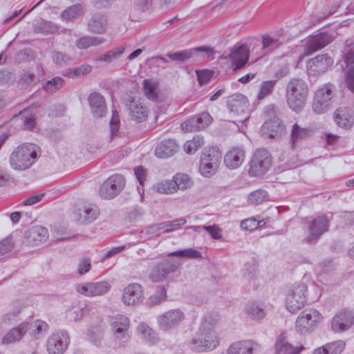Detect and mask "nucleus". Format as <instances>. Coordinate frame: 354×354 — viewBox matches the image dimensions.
Returning a JSON list of instances; mask_svg holds the SVG:
<instances>
[{"mask_svg": "<svg viewBox=\"0 0 354 354\" xmlns=\"http://www.w3.org/2000/svg\"><path fill=\"white\" fill-rule=\"evenodd\" d=\"M133 245H134V243H127L124 245H122L111 248L110 250H109L106 253L104 257L102 259V262H104L106 259L118 254V253H120V252H122L126 249L130 248Z\"/></svg>", "mask_w": 354, "mask_h": 354, "instance_id": "obj_59", "label": "nucleus"}, {"mask_svg": "<svg viewBox=\"0 0 354 354\" xmlns=\"http://www.w3.org/2000/svg\"><path fill=\"white\" fill-rule=\"evenodd\" d=\"M304 348L294 347L288 342L283 334H281L275 343V352L277 354H299Z\"/></svg>", "mask_w": 354, "mask_h": 354, "instance_id": "obj_30", "label": "nucleus"}, {"mask_svg": "<svg viewBox=\"0 0 354 354\" xmlns=\"http://www.w3.org/2000/svg\"><path fill=\"white\" fill-rule=\"evenodd\" d=\"M88 28L90 32L102 34L106 28V17L101 13L94 14L88 23Z\"/></svg>", "mask_w": 354, "mask_h": 354, "instance_id": "obj_28", "label": "nucleus"}, {"mask_svg": "<svg viewBox=\"0 0 354 354\" xmlns=\"http://www.w3.org/2000/svg\"><path fill=\"white\" fill-rule=\"evenodd\" d=\"M343 53L344 62L346 66L354 64V48H345Z\"/></svg>", "mask_w": 354, "mask_h": 354, "instance_id": "obj_64", "label": "nucleus"}, {"mask_svg": "<svg viewBox=\"0 0 354 354\" xmlns=\"http://www.w3.org/2000/svg\"><path fill=\"white\" fill-rule=\"evenodd\" d=\"M309 136V131L306 128L300 127L297 124L292 126L291 131V141L292 146L294 147L295 145L303 139H305Z\"/></svg>", "mask_w": 354, "mask_h": 354, "instance_id": "obj_43", "label": "nucleus"}, {"mask_svg": "<svg viewBox=\"0 0 354 354\" xmlns=\"http://www.w3.org/2000/svg\"><path fill=\"white\" fill-rule=\"evenodd\" d=\"M354 324V311L342 309L332 319L331 328L335 333H342L348 330Z\"/></svg>", "mask_w": 354, "mask_h": 354, "instance_id": "obj_14", "label": "nucleus"}, {"mask_svg": "<svg viewBox=\"0 0 354 354\" xmlns=\"http://www.w3.org/2000/svg\"><path fill=\"white\" fill-rule=\"evenodd\" d=\"M200 336L194 338L192 342V348L197 351H203L206 349H213L219 344V339L216 335H209L200 332Z\"/></svg>", "mask_w": 354, "mask_h": 354, "instance_id": "obj_17", "label": "nucleus"}, {"mask_svg": "<svg viewBox=\"0 0 354 354\" xmlns=\"http://www.w3.org/2000/svg\"><path fill=\"white\" fill-rule=\"evenodd\" d=\"M222 158V153L218 147H212L205 149L201 154V160H206L214 165L219 166Z\"/></svg>", "mask_w": 354, "mask_h": 354, "instance_id": "obj_34", "label": "nucleus"}, {"mask_svg": "<svg viewBox=\"0 0 354 354\" xmlns=\"http://www.w3.org/2000/svg\"><path fill=\"white\" fill-rule=\"evenodd\" d=\"M88 337L95 346H99L101 344V340L103 337V332L100 328H94L88 332Z\"/></svg>", "mask_w": 354, "mask_h": 354, "instance_id": "obj_58", "label": "nucleus"}, {"mask_svg": "<svg viewBox=\"0 0 354 354\" xmlns=\"http://www.w3.org/2000/svg\"><path fill=\"white\" fill-rule=\"evenodd\" d=\"M104 41L100 37L83 36L75 42V46L80 50L87 49L91 46H97Z\"/></svg>", "mask_w": 354, "mask_h": 354, "instance_id": "obj_35", "label": "nucleus"}, {"mask_svg": "<svg viewBox=\"0 0 354 354\" xmlns=\"http://www.w3.org/2000/svg\"><path fill=\"white\" fill-rule=\"evenodd\" d=\"M196 75L201 86L207 84L212 77V72L209 70L196 71Z\"/></svg>", "mask_w": 354, "mask_h": 354, "instance_id": "obj_60", "label": "nucleus"}, {"mask_svg": "<svg viewBox=\"0 0 354 354\" xmlns=\"http://www.w3.org/2000/svg\"><path fill=\"white\" fill-rule=\"evenodd\" d=\"M247 315L253 319H262L265 317L264 309L255 302L249 303L246 308Z\"/></svg>", "mask_w": 354, "mask_h": 354, "instance_id": "obj_46", "label": "nucleus"}, {"mask_svg": "<svg viewBox=\"0 0 354 354\" xmlns=\"http://www.w3.org/2000/svg\"><path fill=\"white\" fill-rule=\"evenodd\" d=\"M330 42V36L327 33L322 32L313 36L307 41L305 46V53L306 55H311L325 47Z\"/></svg>", "mask_w": 354, "mask_h": 354, "instance_id": "obj_22", "label": "nucleus"}, {"mask_svg": "<svg viewBox=\"0 0 354 354\" xmlns=\"http://www.w3.org/2000/svg\"><path fill=\"white\" fill-rule=\"evenodd\" d=\"M212 121L210 114L204 111L188 118L181 124L180 127L185 131H198L208 127Z\"/></svg>", "mask_w": 354, "mask_h": 354, "instance_id": "obj_15", "label": "nucleus"}, {"mask_svg": "<svg viewBox=\"0 0 354 354\" xmlns=\"http://www.w3.org/2000/svg\"><path fill=\"white\" fill-rule=\"evenodd\" d=\"M75 288V290L80 294L87 297H93L90 282L76 284Z\"/></svg>", "mask_w": 354, "mask_h": 354, "instance_id": "obj_62", "label": "nucleus"}, {"mask_svg": "<svg viewBox=\"0 0 354 354\" xmlns=\"http://www.w3.org/2000/svg\"><path fill=\"white\" fill-rule=\"evenodd\" d=\"M125 179L120 174L108 178L100 186L99 194L102 198L109 200L115 197L124 187Z\"/></svg>", "mask_w": 354, "mask_h": 354, "instance_id": "obj_9", "label": "nucleus"}, {"mask_svg": "<svg viewBox=\"0 0 354 354\" xmlns=\"http://www.w3.org/2000/svg\"><path fill=\"white\" fill-rule=\"evenodd\" d=\"M335 91V86L330 83L324 84L316 91L312 103L314 113L323 114L331 107Z\"/></svg>", "mask_w": 354, "mask_h": 354, "instance_id": "obj_4", "label": "nucleus"}, {"mask_svg": "<svg viewBox=\"0 0 354 354\" xmlns=\"http://www.w3.org/2000/svg\"><path fill=\"white\" fill-rule=\"evenodd\" d=\"M218 168V166L214 165L212 163L206 162V160H201L199 166V171L203 176L209 178L215 174V171Z\"/></svg>", "mask_w": 354, "mask_h": 354, "instance_id": "obj_52", "label": "nucleus"}, {"mask_svg": "<svg viewBox=\"0 0 354 354\" xmlns=\"http://www.w3.org/2000/svg\"><path fill=\"white\" fill-rule=\"evenodd\" d=\"M124 46H119L116 48V50H109L97 57L96 60L98 62L111 63L113 59H118L124 53Z\"/></svg>", "mask_w": 354, "mask_h": 354, "instance_id": "obj_50", "label": "nucleus"}, {"mask_svg": "<svg viewBox=\"0 0 354 354\" xmlns=\"http://www.w3.org/2000/svg\"><path fill=\"white\" fill-rule=\"evenodd\" d=\"M308 86L300 78H292L286 88V100L290 109L299 113L306 105L308 96Z\"/></svg>", "mask_w": 354, "mask_h": 354, "instance_id": "obj_1", "label": "nucleus"}, {"mask_svg": "<svg viewBox=\"0 0 354 354\" xmlns=\"http://www.w3.org/2000/svg\"><path fill=\"white\" fill-rule=\"evenodd\" d=\"M214 239L219 240L222 238L221 230L217 225L203 227Z\"/></svg>", "mask_w": 354, "mask_h": 354, "instance_id": "obj_63", "label": "nucleus"}, {"mask_svg": "<svg viewBox=\"0 0 354 354\" xmlns=\"http://www.w3.org/2000/svg\"><path fill=\"white\" fill-rule=\"evenodd\" d=\"M245 150L242 147H234L229 150L224 157V164L230 169L239 167L245 159Z\"/></svg>", "mask_w": 354, "mask_h": 354, "instance_id": "obj_18", "label": "nucleus"}, {"mask_svg": "<svg viewBox=\"0 0 354 354\" xmlns=\"http://www.w3.org/2000/svg\"><path fill=\"white\" fill-rule=\"evenodd\" d=\"M39 147L32 143H24L17 147L10 156V167L17 171L30 168L38 158Z\"/></svg>", "mask_w": 354, "mask_h": 354, "instance_id": "obj_2", "label": "nucleus"}, {"mask_svg": "<svg viewBox=\"0 0 354 354\" xmlns=\"http://www.w3.org/2000/svg\"><path fill=\"white\" fill-rule=\"evenodd\" d=\"M48 236V230L45 227L38 225L32 227L28 232L27 238L28 239V242L37 245L45 241Z\"/></svg>", "mask_w": 354, "mask_h": 354, "instance_id": "obj_32", "label": "nucleus"}, {"mask_svg": "<svg viewBox=\"0 0 354 354\" xmlns=\"http://www.w3.org/2000/svg\"><path fill=\"white\" fill-rule=\"evenodd\" d=\"M272 158L266 149H258L249 162L248 174L250 177H259L265 174L270 168Z\"/></svg>", "mask_w": 354, "mask_h": 354, "instance_id": "obj_6", "label": "nucleus"}, {"mask_svg": "<svg viewBox=\"0 0 354 354\" xmlns=\"http://www.w3.org/2000/svg\"><path fill=\"white\" fill-rule=\"evenodd\" d=\"M174 178L175 182L177 183L176 184H178L176 187L177 190H185L191 187L193 183L189 176L185 174H176L175 176H174Z\"/></svg>", "mask_w": 354, "mask_h": 354, "instance_id": "obj_51", "label": "nucleus"}, {"mask_svg": "<svg viewBox=\"0 0 354 354\" xmlns=\"http://www.w3.org/2000/svg\"><path fill=\"white\" fill-rule=\"evenodd\" d=\"M136 333L142 341L150 345H154L159 342L156 331L145 322H141L137 326Z\"/></svg>", "mask_w": 354, "mask_h": 354, "instance_id": "obj_23", "label": "nucleus"}, {"mask_svg": "<svg viewBox=\"0 0 354 354\" xmlns=\"http://www.w3.org/2000/svg\"><path fill=\"white\" fill-rule=\"evenodd\" d=\"M91 71V66L88 64L81 65L78 67L73 68L71 71L72 77H80L89 73Z\"/></svg>", "mask_w": 354, "mask_h": 354, "instance_id": "obj_61", "label": "nucleus"}, {"mask_svg": "<svg viewBox=\"0 0 354 354\" xmlns=\"http://www.w3.org/2000/svg\"><path fill=\"white\" fill-rule=\"evenodd\" d=\"M204 145L203 137L196 136L191 140H187L183 146L184 150L187 153L194 154L198 149Z\"/></svg>", "mask_w": 354, "mask_h": 354, "instance_id": "obj_41", "label": "nucleus"}, {"mask_svg": "<svg viewBox=\"0 0 354 354\" xmlns=\"http://www.w3.org/2000/svg\"><path fill=\"white\" fill-rule=\"evenodd\" d=\"M70 337L65 331H59L51 335L47 340V351L49 354H63L67 349Z\"/></svg>", "mask_w": 354, "mask_h": 354, "instance_id": "obj_12", "label": "nucleus"}, {"mask_svg": "<svg viewBox=\"0 0 354 354\" xmlns=\"http://www.w3.org/2000/svg\"><path fill=\"white\" fill-rule=\"evenodd\" d=\"M59 29V26L55 24V23L47 21L42 20L35 28V31L37 33H41L44 35L54 34Z\"/></svg>", "mask_w": 354, "mask_h": 354, "instance_id": "obj_40", "label": "nucleus"}, {"mask_svg": "<svg viewBox=\"0 0 354 354\" xmlns=\"http://www.w3.org/2000/svg\"><path fill=\"white\" fill-rule=\"evenodd\" d=\"M307 286L302 283L294 285L286 295V307L292 314L297 313L307 301Z\"/></svg>", "mask_w": 354, "mask_h": 354, "instance_id": "obj_5", "label": "nucleus"}, {"mask_svg": "<svg viewBox=\"0 0 354 354\" xmlns=\"http://www.w3.org/2000/svg\"><path fill=\"white\" fill-rule=\"evenodd\" d=\"M181 265L180 261L172 258L162 259L151 267L149 279L154 283L163 281L177 272Z\"/></svg>", "mask_w": 354, "mask_h": 354, "instance_id": "obj_3", "label": "nucleus"}, {"mask_svg": "<svg viewBox=\"0 0 354 354\" xmlns=\"http://www.w3.org/2000/svg\"><path fill=\"white\" fill-rule=\"evenodd\" d=\"M92 290V295H102L106 293L110 289V286L106 281L90 282Z\"/></svg>", "mask_w": 354, "mask_h": 354, "instance_id": "obj_55", "label": "nucleus"}, {"mask_svg": "<svg viewBox=\"0 0 354 354\" xmlns=\"http://www.w3.org/2000/svg\"><path fill=\"white\" fill-rule=\"evenodd\" d=\"M322 315L317 310L306 309L297 317L295 329L301 335L311 333L317 328V324L322 321Z\"/></svg>", "mask_w": 354, "mask_h": 354, "instance_id": "obj_7", "label": "nucleus"}, {"mask_svg": "<svg viewBox=\"0 0 354 354\" xmlns=\"http://www.w3.org/2000/svg\"><path fill=\"white\" fill-rule=\"evenodd\" d=\"M178 150V145L174 139H167L161 141L155 149L157 157L167 158L173 156Z\"/></svg>", "mask_w": 354, "mask_h": 354, "instance_id": "obj_24", "label": "nucleus"}, {"mask_svg": "<svg viewBox=\"0 0 354 354\" xmlns=\"http://www.w3.org/2000/svg\"><path fill=\"white\" fill-rule=\"evenodd\" d=\"M333 118L336 124L344 129H351L354 123V115L352 110L348 107L337 109L334 112Z\"/></svg>", "mask_w": 354, "mask_h": 354, "instance_id": "obj_20", "label": "nucleus"}, {"mask_svg": "<svg viewBox=\"0 0 354 354\" xmlns=\"http://www.w3.org/2000/svg\"><path fill=\"white\" fill-rule=\"evenodd\" d=\"M226 103L229 111L236 115L245 113L248 108V100L241 93H235L230 96Z\"/></svg>", "mask_w": 354, "mask_h": 354, "instance_id": "obj_21", "label": "nucleus"}, {"mask_svg": "<svg viewBox=\"0 0 354 354\" xmlns=\"http://www.w3.org/2000/svg\"><path fill=\"white\" fill-rule=\"evenodd\" d=\"M185 319L183 312L180 309L169 310L157 318L160 330L167 331L174 328Z\"/></svg>", "mask_w": 354, "mask_h": 354, "instance_id": "obj_13", "label": "nucleus"}, {"mask_svg": "<svg viewBox=\"0 0 354 354\" xmlns=\"http://www.w3.org/2000/svg\"><path fill=\"white\" fill-rule=\"evenodd\" d=\"M219 319V315L216 313H209L204 315L200 327V332L209 335H216L213 328Z\"/></svg>", "mask_w": 354, "mask_h": 354, "instance_id": "obj_33", "label": "nucleus"}, {"mask_svg": "<svg viewBox=\"0 0 354 354\" xmlns=\"http://www.w3.org/2000/svg\"><path fill=\"white\" fill-rule=\"evenodd\" d=\"M167 290L162 286H158L155 292L149 296L147 300V305L150 307L161 304L167 300Z\"/></svg>", "mask_w": 354, "mask_h": 354, "instance_id": "obj_38", "label": "nucleus"}, {"mask_svg": "<svg viewBox=\"0 0 354 354\" xmlns=\"http://www.w3.org/2000/svg\"><path fill=\"white\" fill-rule=\"evenodd\" d=\"M176 183L174 178L171 180H162L157 185V191L164 194H173L177 191L178 184Z\"/></svg>", "mask_w": 354, "mask_h": 354, "instance_id": "obj_45", "label": "nucleus"}, {"mask_svg": "<svg viewBox=\"0 0 354 354\" xmlns=\"http://www.w3.org/2000/svg\"><path fill=\"white\" fill-rule=\"evenodd\" d=\"M64 80L61 77H55L42 84L43 89L48 93H53L60 89L64 85Z\"/></svg>", "mask_w": 354, "mask_h": 354, "instance_id": "obj_44", "label": "nucleus"}, {"mask_svg": "<svg viewBox=\"0 0 354 354\" xmlns=\"http://www.w3.org/2000/svg\"><path fill=\"white\" fill-rule=\"evenodd\" d=\"M110 326L114 339L118 342L120 346L124 344L129 340L128 330L130 322L127 317L122 315H117L111 318Z\"/></svg>", "mask_w": 354, "mask_h": 354, "instance_id": "obj_8", "label": "nucleus"}, {"mask_svg": "<svg viewBox=\"0 0 354 354\" xmlns=\"http://www.w3.org/2000/svg\"><path fill=\"white\" fill-rule=\"evenodd\" d=\"M82 13V7L80 4L70 6L61 14V17L64 21H71Z\"/></svg>", "mask_w": 354, "mask_h": 354, "instance_id": "obj_48", "label": "nucleus"}, {"mask_svg": "<svg viewBox=\"0 0 354 354\" xmlns=\"http://www.w3.org/2000/svg\"><path fill=\"white\" fill-rule=\"evenodd\" d=\"M262 132L270 138H273L282 130L281 122L278 118L266 121L262 125Z\"/></svg>", "mask_w": 354, "mask_h": 354, "instance_id": "obj_37", "label": "nucleus"}, {"mask_svg": "<svg viewBox=\"0 0 354 354\" xmlns=\"http://www.w3.org/2000/svg\"><path fill=\"white\" fill-rule=\"evenodd\" d=\"M78 220L81 222H91L96 219L100 214L98 207L93 204L84 205L83 210H80Z\"/></svg>", "mask_w": 354, "mask_h": 354, "instance_id": "obj_36", "label": "nucleus"}, {"mask_svg": "<svg viewBox=\"0 0 354 354\" xmlns=\"http://www.w3.org/2000/svg\"><path fill=\"white\" fill-rule=\"evenodd\" d=\"M143 88L147 99L152 101H157L158 93L156 91V85L149 80L143 81Z\"/></svg>", "mask_w": 354, "mask_h": 354, "instance_id": "obj_54", "label": "nucleus"}, {"mask_svg": "<svg viewBox=\"0 0 354 354\" xmlns=\"http://www.w3.org/2000/svg\"><path fill=\"white\" fill-rule=\"evenodd\" d=\"M168 257H184L187 259H199L202 258L201 253L193 248H187L184 250H177L170 252L167 255Z\"/></svg>", "mask_w": 354, "mask_h": 354, "instance_id": "obj_47", "label": "nucleus"}, {"mask_svg": "<svg viewBox=\"0 0 354 354\" xmlns=\"http://www.w3.org/2000/svg\"><path fill=\"white\" fill-rule=\"evenodd\" d=\"M282 44L279 38L271 37L268 35L262 37V46L268 53L279 48Z\"/></svg>", "mask_w": 354, "mask_h": 354, "instance_id": "obj_49", "label": "nucleus"}, {"mask_svg": "<svg viewBox=\"0 0 354 354\" xmlns=\"http://www.w3.org/2000/svg\"><path fill=\"white\" fill-rule=\"evenodd\" d=\"M22 123L23 127L25 129H32L35 124V118L32 114L24 111L19 116Z\"/></svg>", "mask_w": 354, "mask_h": 354, "instance_id": "obj_57", "label": "nucleus"}, {"mask_svg": "<svg viewBox=\"0 0 354 354\" xmlns=\"http://www.w3.org/2000/svg\"><path fill=\"white\" fill-rule=\"evenodd\" d=\"M257 345L253 341L244 340L232 344L227 349V354H251L254 346Z\"/></svg>", "mask_w": 354, "mask_h": 354, "instance_id": "obj_31", "label": "nucleus"}, {"mask_svg": "<svg viewBox=\"0 0 354 354\" xmlns=\"http://www.w3.org/2000/svg\"><path fill=\"white\" fill-rule=\"evenodd\" d=\"M277 84V80L263 81L259 86V91L257 95V99L261 101L266 97L270 95Z\"/></svg>", "mask_w": 354, "mask_h": 354, "instance_id": "obj_39", "label": "nucleus"}, {"mask_svg": "<svg viewBox=\"0 0 354 354\" xmlns=\"http://www.w3.org/2000/svg\"><path fill=\"white\" fill-rule=\"evenodd\" d=\"M167 57L176 63H183L193 56V50L187 49L175 53L169 52Z\"/></svg>", "mask_w": 354, "mask_h": 354, "instance_id": "obj_42", "label": "nucleus"}, {"mask_svg": "<svg viewBox=\"0 0 354 354\" xmlns=\"http://www.w3.org/2000/svg\"><path fill=\"white\" fill-rule=\"evenodd\" d=\"M346 343L342 340L332 342L315 348L313 354H340L345 348Z\"/></svg>", "mask_w": 354, "mask_h": 354, "instance_id": "obj_29", "label": "nucleus"}, {"mask_svg": "<svg viewBox=\"0 0 354 354\" xmlns=\"http://www.w3.org/2000/svg\"><path fill=\"white\" fill-rule=\"evenodd\" d=\"M142 298V286L137 283L128 285L122 295L123 302L128 306H133L139 304Z\"/></svg>", "mask_w": 354, "mask_h": 354, "instance_id": "obj_19", "label": "nucleus"}, {"mask_svg": "<svg viewBox=\"0 0 354 354\" xmlns=\"http://www.w3.org/2000/svg\"><path fill=\"white\" fill-rule=\"evenodd\" d=\"M306 225L308 235L306 237V241L308 243H314L328 230L329 220L325 215H319L308 221Z\"/></svg>", "mask_w": 354, "mask_h": 354, "instance_id": "obj_10", "label": "nucleus"}, {"mask_svg": "<svg viewBox=\"0 0 354 354\" xmlns=\"http://www.w3.org/2000/svg\"><path fill=\"white\" fill-rule=\"evenodd\" d=\"M234 69L242 68L248 61L249 49L246 45H241L230 53Z\"/></svg>", "mask_w": 354, "mask_h": 354, "instance_id": "obj_26", "label": "nucleus"}, {"mask_svg": "<svg viewBox=\"0 0 354 354\" xmlns=\"http://www.w3.org/2000/svg\"><path fill=\"white\" fill-rule=\"evenodd\" d=\"M91 113L95 118H102L106 114V105L104 97L98 92H93L88 96Z\"/></svg>", "mask_w": 354, "mask_h": 354, "instance_id": "obj_16", "label": "nucleus"}, {"mask_svg": "<svg viewBox=\"0 0 354 354\" xmlns=\"http://www.w3.org/2000/svg\"><path fill=\"white\" fill-rule=\"evenodd\" d=\"M265 224L263 221H257L254 217L246 218L241 221V228L245 231H253L259 227H261Z\"/></svg>", "mask_w": 354, "mask_h": 354, "instance_id": "obj_53", "label": "nucleus"}, {"mask_svg": "<svg viewBox=\"0 0 354 354\" xmlns=\"http://www.w3.org/2000/svg\"><path fill=\"white\" fill-rule=\"evenodd\" d=\"M120 118L116 110L112 111V118L110 121L109 127L111 131V140L118 136L120 129Z\"/></svg>", "mask_w": 354, "mask_h": 354, "instance_id": "obj_56", "label": "nucleus"}, {"mask_svg": "<svg viewBox=\"0 0 354 354\" xmlns=\"http://www.w3.org/2000/svg\"><path fill=\"white\" fill-rule=\"evenodd\" d=\"M333 64V59L327 54H322L310 59L307 62V72L310 76L324 73Z\"/></svg>", "mask_w": 354, "mask_h": 354, "instance_id": "obj_11", "label": "nucleus"}, {"mask_svg": "<svg viewBox=\"0 0 354 354\" xmlns=\"http://www.w3.org/2000/svg\"><path fill=\"white\" fill-rule=\"evenodd\" d=\"M129 110L131 118L138 122H142L148 117L149 109L139 100L131 101Z\"/></svg>", "mask_w": 354, "mask_h": 354, "instance_id": "obj_25", "label": "nucleus"}, {"mask_svg": "<svg viewBox=\"0 0 354 354\" xmlns=\"http://www.w3.org/2000/svg\"><path fill=\"white\" fill-rule=\"evenodd\" d=\"M28 328V323H21L19 326L13 328L2 338V344H8L19 341Z\"/></svg>", "mask_w": 354, "mask_h": 354, "instance_id": "obj_27", "label": "nucleus"}]
</instances>
